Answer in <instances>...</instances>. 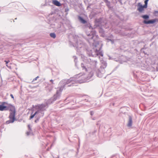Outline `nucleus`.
<instances>
[{"label":"nucleus","mask_w":158,"mask_h":158,"mask_svg":"<svg viewBox=\"0 0 158 158\" xmlns=\"http://www.w3.org/2000/svg\"><path fill=\"white\" fill-rule=\"evenodd\" d=\"M158 20L157 19H152L151 20H149L148 21H146L144 20L143 21V23L145 24H153L155 23Z\"/></svg>","instance_id":"f03ea898"},{"label":"nucleus","mask_w":158,"mask_h":158,"mask_svg":"<svg viewBox=\"0 0 158 158\" xmlns=\"http://www.w3.org/2000/svg\"><path fill=\"white\" fill-rule=\"evenodd\" d=\"M132 118L131 117H130L129 118V121L127 124V126L129 127H131L132 125Z\"/></svg>","instance_id":"423d86ee"},{"label":"nucleus","mask_w":158,"mask_h":158,"mask_svg":"<svg viewBox=\"0 0 158 158\" xmlns=\"http://www.w3.org/2000/svg\"><path fill=\"white\" fill-rule=\"evenodd\" d=\"M62 89H60V91H62Z\"/></svg>","instance_id":"4be33fe9"},{"label":"nucleus","mask_w":158,"mask_h":158,"mask_svg":"<svg viewBox=\"0 0 158 158\" xmlns=\"http://www.w3.org/2000/svg\"><path fill=\"white\" fill-rule=\"evenodd\" d=\"M10 96L12 98L14 99V97L12 94H10Z\"/></svg>","instance_id":"dca6fc26"},{"label":"nucleus","mask_w":158,"mask_h":158,"mask_svg":"<svg viewBox=\"0 0 158 158\" xmlns=\"http://www.w3.org/2000/svg\"><path fill=\"white\" fill-rule=\"evenodd\" d=\"M154 14L156 16H158V11H155Z\"/></svg>","instance_id":"2eb2a0df"},{"label":"nucleus","mask_w":158,"mask_h":158,"mask_svg":"<svg viewBox=\"0 0 158 158\" xmlns=\"http://www.w3.org/2000/svg\"><path fill=\"white\" fill-rule=\"evenodd\" d=\"M148 0H146L144 1L145 5H144L145 8H146L147 7V4Z\"/></svg>","instance_id":"f8f14e48"},{"label":"nucleus","mask_w":158,"mask_h":158,"mask_svg":"<svg viewBox=\"0 0 158 158\" xmlns=\"http://www.w3.org/2000/svg\"><path fill=\"white\" fill-rule=\"evenodd\" d=\"M105 1V2H106H106H108V1H107V0H104Z\"/></svg>","instance_id":"f3484780"},{"label":"nucleus","mask_w":158,"mask_h":158,"mask_svg":"<svg viewBox=\"0 0 158 158\" xmlns=\"http://www.w3.org/2000/svg\"><path fill=\"white\" fill-rule=\"evenodd\" d=\"M52 3L54 5L57 6H61V4L59 2L56 0H52Z\"/></svg>","instance_id":"20e7f679"},{"label":"nucleus","mask_w":158,"mask_h":158,"mask_svg":"<svg viewBox=\"0 0 158 158\" xmlns=\"http://www.w3.org/2000/svg\"><path fill=\"white\" fill-rule=\"evenodd\" d=\"M50 81H51V82H52V83H53V80H50Z\"/></svg>","instance_id":"a211bd4d"},{"label":"nucleus","mask_w":158,"mask_h":158,"mask_svg":"<svg viewBox=\"0 0 158 158\" xmlns=\"http://www.w3.org/2000/svg\"><path fill=\"white\" fill-rule=\"evenodd\" d=\"M10 62V60L6 61L5 60V62H6V66L7 67H8L9 69H11V67L9 65V64H8V63Z\"/></svg>","instance_id":"1a4fd4ad"},{"label":"nucleus","mask_w":158,"mask_h":158,"mask_svg":"<svg viewBox=\"0 0 158 158\" xmlns=\"http://www.w3.org/2000/svg\"><path fill=\"white\" fill-rule=\"evenodd\" d=\"M10 111L9 118L10 119L15 121V114L16 111L14 106L6 102H2L1 105H0V111L7 110Z\"/></svg>","instance_id":"f257e3e1"},{"label":"nucleus","mask_w":158,"mask_h":158,"mask_svg":"<svg viewBox=\"0 0 158 158\" xmlns=\"http://www.w3.org/2000/svg\"><path fill=\"white\" fill-rule=\"evenodd\" d=\"M38 113V111H36L34 114H31L30 117V119H31L34 117L35 115Z\"/></svg>","instance_id":"9d476101"},{"label":"nucleus","mask_w":158,"mask_h":158,"mask_svg":"<svg viewBox=\"0 0 158 158\" xmlns=\"http://www.w3.org/2000/svg\"><path fill=\"white\" fill-rule=\"evenodd\" d=\"M38 77H38V76H37V77H36V78H37H37H38Z\"/></svg>","instance_id":"aec40b11"},{"label":"nucleus","mask_w":158,"mask_h":158,"mask_svg":"<svg viewBox=\"0 0 158 158\" xmlns=\"http://www.w3.org/2000/svg\"><path fill=\"white\" fill-rule=\"evenodd\" d=\"M144 8H145L144 6H143L140 4V3H139L138 10L139 12H141L143 11L144 10Z\"/></svg>","instance_id":"7ed1b4c3"},{"label":"nucleus","mask_w":158,"mask_h":158,"mask_svg":"<svg viewBox=\"0 0 158 158\" xmlns=\"http://www.w3.org/2000/svg\"><path fill=\"white\" fill-rule=\"evenodd\" d=\"M50 36L53 38H55L56 37V35L54 33H51L50 34Z\"/></svg>","instance_id":"9b49d317"},{"label":"nucleus","mask_w":158,"mask_h":158,"mask_svg":"<svg viewBox=\"0 0 158 158\" xmlns=\"http://www.w3.org/2000/svg\"><path fill=\"white\" fill-rule=\"evenodd\" d=\"M14 122V121L13 120H12V119H10L9 120H8V121H7L6 122V124H10V123H13Z\"/></svg>","instance_id":"0eeeda50"},{"label":"nucleus","mask_w":158,"mask_h":158,"mask_svg":"<svg viewBox=\"0 0 158 158\" xmlns=\"http://www.w3.org/2000/svg\"><path fill=\"white\" fill-rule=\"evenodd\" d=\"M37 80V78H36V77L34 79H33V80L34 81H35V80Z\"/></svg>","instance_id":"6ab92c4d"},{"label":"nucleus","mask_w":158,"mask_h":158,"mask_svg":"<svg viewBox=\"0 0 158 158\" xmlns=\"http://www.w3.org/2000/svg\"><path fill=\"white\" fill-rule=\"evenodd\" d=\"M95 52L97 56L100 55L102 56H103V53L102 51H100V50H96L95 51Z\"/></svg>","instance_id":"39448f33"},{"label":"nucleus","mask_w":158,"mask_h":158,"mask_svg":"<svg viewBox=\"0 0 158 158\" xmlns=\"http://www.w3.org/2000/svg\"><path fill=\"white\" fill-rule=\"evenodd\" d=\"M35 122H36V120H35Z\"/></svg>","instance_id":"5701e85b"},{"label":"nucleus","mask_w":158,"mask_h":158,"mask_svg":"<svg viewBox=\"0 0 158 158\" xmlns=\"http://www.w3.org/2000/svg\"><path fill=\"white\" fill-rule=\"evenodd\" d=\"M71 85H68V86H70Z\"/></svg>","instance_id":"412c9836"},{"label":"nucleus","mask_w":158,"mask_h":158,"mask_svg":"<svg viewBox=\"0 0 158 158\" xmlns=\"http://www.w3.org/2000/svg\"><path fill=\"white\" fill-rule=\"evenodd\" d=\"M79 19L80 21L83 23H85L86 22L81 17H79Z\"/></svg>","instance_id":"6e6552de"},{"label":"nucleus","mask_w":158,"mask_h":158,"mask_svg":"<svg viewBox=\"0 0 158 158\" xmlns=\"http://www.w3.org/2000/svg\"><path fill=\"white\" fill-rule=\"evenodd\" d=\"M45 107V106L43 105H40L38 106V107L39 108H42Z\"/></svg>","instance_id":"4468645a"},{"label":"nucleus","mask_w":158,"mask_h":158,"mask_svg":"<svg viewBox=\"0 0 158 158\" xmlns=\"http://www.w3.org/2000/svg\"><path fill=\"white\" fill-rule=\"evenodd\" d=\"M141 17L144 19H147L149 18V16L147 15H142Z\"/></svg>","instance_id":"ddd939ff"}]
</instances>
